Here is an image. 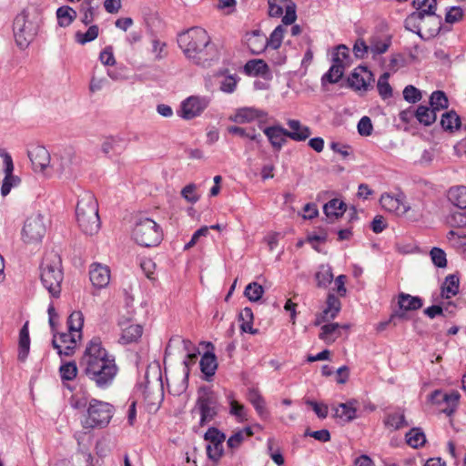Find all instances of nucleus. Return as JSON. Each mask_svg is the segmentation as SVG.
<instances>
[{
    "label": "nucleus",
    "mask_w": 466,
    "mask_h": 466,
    "mask_svg": "<svg viewBox=\"0 0 466 466\" xmlns=\"http://www.w3.org/2000/svg\"><path fill=\"white\" fill-rule=\"evenodd\" d=\"M248 400L261 418H266L268 415L265 400L257 389H248Z\"/></svg>",
    "instance_id": "41"
},
{
    "label": "nucleus",
    "mask_w": 466,
    "mask_h": 466,
    "mask_svg": "<svg viewBox=\"0 0 466 466\" xmlns=\"http://www.w3.org/2000/svg\"><path fill=\"white\" fill-rule=\"evenodd\" d=\"M268 15L272 17H280L283 15L285 8V15L282 16V23L286 25H292L297 19V5L292 0H268Z\"/></svg>",
    "instance_id": "12"
},
{
    "label": "nucleus",
    "mask_w": 466,
    "mask_h": 466,
    "mask_svg": "<svg viewBox=\"0 0 466 466\" xmlns=\"http://www.w3.org/2000/svg\"><path fill=\"white\" fill-rule=\"evenodd\" d=\"M181 196L191 204L198 202L200 198L197 192V186L193 183H190L182 188Z\"/></svg>",
    "instance_id": "64"
},
{
    "label": "nucleus",
    "mask_w": 466,
    "mask_h": 466,
    "mask_svg": "<svg viewBox=\"0 0 466 466\" xmlns=\"http://www.w3.org/2000/svg\"><path fill=\"white\" fill-rule=\"evenodd\" d=\"M383 424L385 428L391 431H398L409 425L406 420L404 411L400 409L387 413L384 417Z\"/></svg>",
    "instance_id": "28"
},
{
    "label": "nucleus",
    "mask_w": 466,
    "mask_h": 466,
    "mask_svg": "<svg viewBox=\"0 0 466 466\" xmlns=\"http://www.w3.org/2000/svg\"><path fill=\"white\" fill-rule=\"evenodd\" d=\"M115 412L114 406L109 402L91 398L86 412L81 421L84 429L104 428L111 420Z\"/></svg>",
    "instance_id": "6"
},
{
    "label": "nucleus",
    "mask_w": 466,
    "mask_h": 466,
    "mask_svg": "<svg viewBox=\"0 0 466 466\" xmlns=\"http://www.w3.org/2000/svg\"><path fill=\"white\" fill-rule=\"evenodd\" d=\"M62 380H73L77 375V367L75 361L66 362L59 369Z\"/></svg>",
    "instance_id": "60"
},
{
    "label": "nucleus",
    "mask_w": 466,
    "mask_h": 466,
    "mask_svg": "<svg viewBox=\"0 0 466 466\" xmlns=\"http://www.w3.org/2000/svg\"><path fill=\"white\" fill-rule=\"evenodd\" d=\"M431 10V8L428 10ZM421 12H412L410 15L407 16L404 21V26L407 30L415 33L420 37L422 35V26L423 24H426L425 13L427 11ZM430 13V12H428Z\"/></svg>",
    "instance_id": "29"
},
{
    "label": "nucleus",
    "mask_w": 466,
    "mask_h": 466,
    "mask_svg": "<svg viewBox=\"0 0 466 466\" xmlns=\"http://www.w3.org/2000/svg\"><path fill=\"white\" fill-rule=\"evenodd\" d=\"M441 126L443 130L452 133L461 127V117L455 110L447 111L441 116Z\"/></svg>",
    "instance_id": "40"
},
{
    "label": "nucleus",
    "mask_w": 466,
    "mask_h": 466,
    "mask_svg": "<svg viewBox=\"0 0 466 466\" xmlns=\"http://www.w3.org/2000/svg\"><path fill=\"white\" fill-rule=\"evenodd\" d=\"M189 370H184V373L178 377H172L167 380L168 392L174 396H180L188 387Z\"/></svg>",
    "instance_id": "32"
},
{
    "label": "nucleus",
    "mask_w": 466,
    "mask_h": 466,
    "mask_svg": "<svg viewBox=\"0 0 466 466\" xmlns=\"http://www.w3.org/2000/svg\"><path fill=\"white\" fill-rule=\"evenodd\" d=\"M246 43L252 54L259 55L267 48V36L259 30H253L247 33Z\"/></svg>",
    "instance_id": "25"
},
{
    "label": "nucleus",
    "mask_w": 466,
    "mask_h": 466,
    "mask_svg": "<svg viewBox=\"0 0 466 466\" xmlns=\"http://www.w3.org/2000/svg\"><path fill=\"white\" fill-rule=\"evenodd\" d=\"M126 147V141L121 137H107L102 144V151L106 155L120 154Z\"/></svg>",
    "instance_id": "45"
},
{
    "label": "nucleus",
    "mask_w": 466,
    "mask_h": 466,
    "mask_svg": "<svg viewBox=\"0 0 466 466\" xmlns=\"http://www.w3.org/2000/svg\"><path fill=\"white\" fill-rule=\"evenodd\" d=\"M414 117L425 127L431 126L437 119V113L431 107L420 105L414 111Z\"/></svg>",
    "instance_id": "37"
},
{
    "label": "nucleus",
    "mask_w": 466,
    "mask_h": 466,
    "mask_svg": "<svg viewBox=\"0 0 466 466\" xmlns=\"http://www.w3.org/2000/svg\"><path fill=\"white\" fill-rule=\"evenodd\" d=\"M244 72L249 76H261L266 78L269 73V67L262 59H252L244 66Z\"/></svg>",
    "instance_id": "30"
},
{
    "label": "nucleus",
    "mask_w": 466,
    "mask_h": 466,
    "mask_svg": "<svg viewBox=\"0 0 466 466\" xmlns=\"http://www.w3.org/2000/svg\"><path fill=\"white\" fill-rule=\"evenodd\" d=\"M89 279L94 287L103 289L106 287L110 281V270L106 266L93 263L90 266Z\"/></svg>",
    "instance_id": "21"
},
{
    "label": "nucleus",
    "mask_w": 466,
    "mask_h": 466,
    "mask_svg": "<svg viewBox=\"0 0 466 466\" xmlns=\"http://www.w3.org/2000/svg\"><path fill=\"white\" fill-rule=\"evenodd\" d=\"M390 73H383L377 83V88L380 96L383 99H387L392 96V88L389 83Z\"/></svg>",
    "instance_id": "55"
},
{
    "label": "nucleus",
    "mask_w": 466,
    "mask_h": 466,
    "mask_svg": "<svg viewBox=\"0 0 466 466\" xmlns=\"http://www.w3.org/2000/svg\"><path fill=\"white\" fill-rule=\"evenodd\" d=\"M99 3L97 0H82L78 6L80 20L85 25H91L97 15Z\"/></svg>",
    "instance_id": "23"
},
{
    "label": "nucleus",
    "mask_w": 466,
    "mask_h": 466,
    "mask_svg": "<svg viewBox=\"0 0 466 466\" xmlns=\"http://www.w3.org/2000/svg\"><path fill=\"white\" fill-rule=\"evenodd\" d=\"M77 334L68 330L59 334V339H56V335L54 334L52 339L53 347L57 350L60 356H72L75 353L77 344Z\"/></svg>",
    "instance_id": "16"
},
{
    "label": "nucleus",
    "mask_w": 466,
    "mask_h": 466,
    "mask_svg": "<svg viewBox=\"0 0 466 466\" xmlns=\"http://www.w3.org/2000/svg\"><path fill=\"white\" fill-rule=\"evenodd\" d=\"M263 133L266 135L273 149L276 151L281 150L282 147L287 142L286 137H289L290 139L302 138L301 136L295 133H289V130L281 126L267 127L263 128Z\"/></svg>",
    "instance_id": "14"
},
{
    "label": "nucleus",
    "mask_w": 466,
    "mask_h": 466,
    "mask_svg": "<svg viewBox=\"0 0 466 466\" xmlns=\"http://www.w3.org/2000/svg\"><path fill=\"white\" fill-rule=\"evenodd\" d=\"M42 286L47 290L50 297L57 299L61 294V286L64 279L62 259L54 250L46 252L39 267Z\"/></svg>",
    "instance_id": "4"
},
{
    "label": "nucleus",
    "mask_w": 466,
    "mask_h": 466,
    "mask_svg": "<svg viewBox=\"0 0 466 466\" xmlns=\"http://www.w3.org/2000/svg\"><path fill=\"white\" fill-rule=\"evenodd\" d=\"M268 116V113L254 107H244L238 110L235 121L238 123H249L256 119L264 118Z\"/></svg>",
    "instance_id": "35"
},
{
    "label": "nucleus",
    "mask_w": 466,
    "mask_h": 466,
    "mask_svg": "<svg viewBox=\"0 0 466 466\" xmlns=\"http://www.w3.org/2000/svg\"><path fill=\"white\" fill-rule=\"evenodd\" d=\"M228 399L230 400V414L234 415L238 421H245L248 420L247 412L244 405L239 404L236 400H233V394L230 393L228 396Z\"/></svg>",
    "instance_id": "59"
},
{
    "label": "nucleus",
    "mask_w": 466,
    "mask_h": 466,
    "mask_svg": "<svg viewBox=\"0 0 466 466\" xmlns=\"http://www.w3.org/2000/svg\"><path fill=\"white\" fill-rule=\"evenodd\" d=\"M288 126L291 130H289V133H295L299 136H301L302 138L293 139L294 141H305L311 135V130L309 127L301 125L299 120L297 119H289L287 122Z\"/></svg>",
    "instance_id": "52"
},
{
    "label": "nucleus",
    "mask_w": 466,
    "mask_h": 466,
    "mask_svg": "<svg viewBox=\"0 0 466 466\" xmlns=\"http://www.w3.org/2000/svg\"><path fill=\"white\" fill-rule=\"evenodd\" d=\"M423 305L422 299L418 296L400 292L398 295V306L404 310H417Z\"/></svg>",
    "instance_id": "39"
},
{
    "label": "nucleus",
    "mask_w": 466,
    "mask_h": 466,
    "mask_svg": "<svg viewBox=\"0 0 466 466\" xmlns=\"http://www.w3.org/2000/svg\"><path fill=\"white\" fill-rule=\"evenodd\" d=\"M77 11L68 5H63L56 10L57 24L61 27L69 26L76 18Z\"/></svg>",
    "instance_id": "42"
},
{
    "label": "nucleus",
    "mask_w": 466,
    "mask_h": 466,
    "mask_svg": "<svg viewBox=\"0 0 466 466\" xmlns=\"http://www.w3.org/2000/svg\"><path fill=\"white\" fill-rule=\"evenodd\" d=\"M79 365L87 379L100 390L109 388L118 372L115 356L108 353L97 337L86 344Z\"/></svg>",
    "instance_id": "1"
},
{
    "label": "nucleus",
    "mask_w": 466,
    "mask_h": 466,
    "mask_svg": "<svg viewBox=\"0 0 466 466\" xmlns=\"http://www.w3.org/2000/svg\"><path fill=\"white\" fill-rule=\"evenodd\" d=\"M177 44L183 53L195 65L208 67L219 59L217 46L211 42L202 27H192L178 35Z\"/></svg>",
    "instance_id": "2"
},
{
    "label": "nucleus",
    "mask_w": 466,
    "mask_h": 466,
    "mask_svg": "<svg viewBox=\"0 0 466 466\" xmlns=\"http://www.w3.org/2000/svg\"><path fill=\"white\" fill-rule=\"evenodd\" d=\"M196 409L200 414L199 425L205 426L218 414L219 403L216 393L208 387H201L196 401Z\"/></svg>",
    "instance_id": "8"
},
{
    "label": "nucleus",
    "mask_w": 466,
    "mask_h": 466,
    "mask_svg": "<svg viewBox=\"0 0 466 466\" xmlns=\"http://www.w3.org/2000/svg\"><path fill=\"white\" fill-rule=\"evenodd\" d=\"M448 198L455 207L466 209V187L459 186L450 188Z\"/></svg>",
    "instance_id": "43"
},
{
    "label": "nucleus",
    "mask_w": 466,
    "mask_h": 466,
    "mask_svg": "<svg viewBox=\"0 0 466 466\" xmlns=\"http://www.w3.org/2000/svg\"><path fill=\"white\" fill-rule=\"evenodd\" d=\"M448 223L452 228L466 227V211H454L448 217Z\"/></svg>",
    "instance_id": "61"
},
{
    "label": "nucleus",
    "mask_w": 466,
    "mask_h": 466,
    "mask_svg": "<svg viewBox=\"0 0 466 466\" xmlns=\"http://www.w3.org/2000/svg\"><path fill=\"white\" fill-rule=\"evenodd\" d=\"M357 404L356 400H350L345 403H340L339 406L332 408L334 417L339 419L343 422H350L357 417Z\"/></svg>",
    "instance_id": "24"
},
{
    "label": "nucleus",
    "mask_w": 466,
    "mask_h": 466,
    "mask_svg": "<svg viewBox=\"0 0 466 466\" xmlns=\"http://www.w3.org/2000/svg\"><path fill=\"white\" fill-rule=\"evenodd\" d=\"M264 294L263 287L258 282H251L246 288L244 295L251 302L258 301Z\"/></svg>",
    "instance_id": "56"
},
{
    "label": "nucleus",
    "mask_w": 466,
    "mask_h": 466,
    "mask_svg": "<svg viewBox=\"0 0 466 466\" xmlns=\"http://www.w3.org/2000/svg\"><path fill=\"white\" fill-rule=\"evenodd\" d=\"M430 106L437 113L441 110L447 109L449 100L443 91H433L430 96Z\"/></svg>",
    "instance_id": "49"
},
{
    "label": "nucleus",
    "mask_w": 466,
    "mask_h": 466,
    "mask_svg": "<svg viewBox=\"0 0 466 466\" xmlns=\"http://www.w3.org/2000/svg\"><path fill=\"white\" fill-rule=\"evenodd\" d=\"M460 289V278L458 274H450L445 278L441 286V293L444 299H450L456 296Z\"/></svg>",
    "instance_id": "36"
},
{
    "label": "nucleus",
    "mask_w": 466,
    "mask_h": 466,
    "mask_svg": "<svg viewBox=\"0 0 466 466\" xmlns=\"http://www.w3.org/2000/svg\"><path fill=\"white\" fill-rule=\"evenodd\" d=\"M205 441H208L206 447L208 458L218 463L224 454L223 442L226 435L216 427H210L204 434Z\"/></svg>",
    "instance_id": "9"
},
{
    "label": "nucleus",
    "mask_w": 466,
    "mask_h": 466,
    "mask_svg": "<svg viewBox=\"0 0 466 466\" xmlns=\"http://www.w3.org/2000/svg\"><path fill=\"white\" fill-rule=\"evenodd\" d=\"M28 157L35 171L43 172L46 167H51V156L45 147H33L28 151Z\"/></svg>",
    "instance_id": "19"
},
{
    "label": "nucleus",
    "mask_w": 466,
    "mask_h": 466,
    "mask_svg": "<svg viewBox=\"0 0 466 466\" xmlns=\"http://www.w3.org/2000/svg\"><path fill=\"white\" fill-rule=\"evenodd\" d=\"M99 34V27L96 25H89L88 29L83 33L77 31L75 35L76 41L80 45H85L91 41H94Z\"/></svg>",
    "instance_id": "54"
},
{
    "label": "nucleus",
    "mask_w": 466,
    "mask_h": 466,
    "mask_svg": "<svg viewBox=\"0 0 466 466\" xmlns=\"http://www.w3.org/2000/svg\"><path fill=\"white\" fill-rule=\"evenodd\" d=\"M0 157L4 161L5 178L1 187V194L5 197L9 194L12 187L20 183V178L13 175L14 163L11 155L4 148H0Z\"/></svg>",
    "instance_id": "13"
},
{
    "label": "nucleus",
    "mask_w": 466,
    "mask_h": 466,
    "mask_svg": "<svg viewBox=\"0 0 466 466\" xmlns=\"http://www.w3.org/2000/svg\"><path fill=\"white\" fill-rule=\"evenodd\" d=\"M121 328L120 343L130 344L138 341L143 334V327L139 324L132 323L129 319L120 320Z\"/></svg>",
    "instance_id": "20"
},
{
    "label": "nucleus",
    "mask_w": 466,
    "mask_h": 466,
    "mask_svg": "<svg viewBox=\"0 0 466 466\" xmlns=\"http://www.w3.org/2000/svg\"><path fill=\"white\" fill-rule=\"evenodd\" d=\"M76 216L78 226L85 234L94 235L98 231V203L91 192H85L78 199Z\"/></svg>",
    "instance_id": "5"
},
{
    "label": "nucleus",
    "mask_w": 466,
    "mask_h": 466,
    "mask_svg": "<svg viewBox=\"0 0 466 466\" xmlns=\"http://www.w3.org/2000/svg\"><path fill=\"white\" fill-rule=\"evenodd\" d=\"M75 152L72 147H63L57 150L51 157V168L57 173H64L70 169Z\"/></svg>",
    "instance_id": "18"
},
{
    "label": "nucleus",
    "mask_w": 466,
    "mask_h": 466,
    "mask_svg": "<svg viewBox=\"0 0 466 466\" xmlns=\"http://www.w3.org/2000/svg\"><path fill=\"white\" fill-rule=\"evenodd\" d=\"M441 28V17L436 13L426 16V24L422 26V40H430L439 35Z\"/></svg>",
    "instance_id": "26"
},
{
    "label": "nucleus",
    "mask_w": 466,
    "mask_h": 466,
    "mask_svg": "<svg viewBox=\"0 0 466 466\" xmlns=\"http://www.w3.org/2000/svg\"><path fill=\"white\" fill-rule=\"evenodd\" d=\"M405 195L403 192L391 195L390 193H383L380 198V206L387 211L395 213L396 215H405L410 210V206L406 205Z\"/></svg>",
    "instance_id": "15"
},
{
    "label": "nucleus",
    "mask_w": 466,
    "mask_h": 466,
    "mask_svg": "<svg viewBox=\"0 0 466 466\" xmlns=\"http://www.w3.org/2000/svg\"><path fill=\"white\" fill-rule=\"evenodd\" d=\"M43 24V16L36 8H25L13 21V35L16 46L26 49L38 35Z\"/></svg>",
    "instance_id": "3"
},
{
    "label": "nucleus",
    "mask_w": 466,
    "mask_h": 466,
    "mask_svg": "<svg viewBox=\"0 0 466 466\" xmlns=\"http://www.w3.org/2000/svg\"><path fill=\"white\" fill-rule=\"evenodd\" d=\"M209 103L210 98L208 96H190L181 102L178 115L185 120H191L199 116Z\"/></svg>",
    "instance_id": "10"
},
{
    "label": "nucleus",
    "mask_w": 466,
    "mask_h": 466,
    "mask_svg": "<svg viewBox=\"0 0 466 466\" xmlns=\"http://www.w3.org/2000/svg\"><path fill=\"white\" fill-rule=\"evenodd\" d=\"M346 209V204L339 198L329 200L323 207V211L328 218H339L343 216Z\"/></svg>",
    "instance_id": "38"
},
{
    "label": "nucleus",
    "mask_w": 466,
    "mask_h": 466,
    "mask_svg": "<svg viewBox=\"0 0 466 466\" xmlns=\"http://www.w3.org/2000/svg\"><path fill=\"white\" fill-rule=\"evenodd\" d=\"M460 399V394L458 391H452L451 393H444L440 390H436L429 397V400L434 404H441V403H458Z\"/></svg>",
    "instance_id": "46"
},
{
    "label": "nucleus",
    "mask_w": 466,
    "mask_h": 466,
    "mask_svg": "<svg viewBox=\"0 0 466 466\" xmlns=\"http://www.w3.org/2000/svg\"><path fill=\"white\" fill-rule=\"evenodd\" d=\"M227 130L229 134L254 141L258 146H260L263 140L261 135L257 132L254 127H242L238 126H229Z\"/></svg>",
    "instance_id": "33"
},
{
    "label": "nucleus",
    "mask_w": 466,
    "mask_h": 466,
    "mask_svg": "<svg viewBox=\"0 0 466 466\" xmlns=\"http://www.w3.org/2000/svg\"><path fill=\"white\" fill-rule=\"evenodd\" d=\"M345 66L342 64L332 62L331 66L321 77V82H329L330 84L338 83L344 74Z\"/></svg>",
    "instance_id": "48"
},
{
    "label": "nucleus",
    "mask_w": 466,
    "mask_h": 466,
    "mask_svg": "<svg viewBox=\"0 0 466 466\" xmlns=\"http://www.w3.org/2000/svg\"><path fill=\"white\" fill-rule=\"evenodd\" d=\"M350 325H339V323L325 324L320 328L319 338L328 344L334 342L341 336V329H348Z\"/></svg>",
    "instance_id": "27"
},
{
    "label": "nucleus",
    "mask_w": 466,
    "mask_h": 466,
    "mask_svg": "<svg viewBox=\"0 0 466 466\" xmlns=\"http://www.w3.org/2000/svg\"><path fill=\"white\" fill-rule=\"evenodd\" d=\"M285 28L283 25H278L270 34L269 37H267V47L269 46L270 48L276 50L278 49L283 40Z\"/></svg>",
    "instance_id": "57"
},
{
    "label": "nucleus",
    "mask_w": 466,
    "mask_h": 466,
    "mask_svg": "<svg viewBox=\"0 0 466 466\" xmlns=\"http://www.w3.org/2000/svg\"><path fill=\"white\" fill-rule=\"evenodd\" d=\"M402 93L404 99L411 104L419 102L422 97L420 90L412 85L407 86Z\"/></svg>",
    "instance_id": "63"
},
{
    "label": "nucleus",
    "mask_w": 466,
    "mask_h": 466,
    "mask_svg": "<svg viewBox=\"0 0 466 466\" xmlns=\"http://www.w3.org/2000/svg\"><path fill=\"white\" fill-rule=\"evenodd\" d=\"M199 365L201 372L205 376V380L209 381L218 369V362L215 354L212 352L204 353L200 359Z\"/></svg>",
    "instance_id": "34"
},
{
    "label": "nucleus",
    "mask_w": 466,
    "mask_h": 466,
    "mask_svg": "<svg viewBox=\"0 0 466 466\" xmlns=\"http://www.w3.org/2000/svg\"><path fill=\"white\" fill-rule=\"evenodd\" d=\"M30 350V336H29V323L25 321L19 331L18 339V354L17 359L19 361L24 362L29 354Z\"/></svg>",
    "instance_id": "31"
},
{
    "label": "nucleus",
    "mask_w": 466,
    "mask_h": 466,
    "mask_svg": "<svg viewBox=\"0 0 466 466\" xmlns=\"http://www.w3.org/2000/svg\"><path fill=\"white\" fill-rule=\"evenodd\" d=\"M348 82L355 90L367 91L374 82L373 74L365 66H358L350 75Z\"/></svg>",
    "instance_id": "17"
},
{
    "label": "nucleus",
    "mask_w": 466,
    "mask_h": 466,
    "mask_svg": "<svg viewBox=\"0 0 466 466\" xmlns=\"http://www.w3.org/2000/svg\"><path fill=\"white\" fill-rule=\"evenodd\" d=\"M135 241L143 247H156L162 239V230L159 225L149 218H140L133 228Z\"/></svg>",
    "instance_id": "7"
},
{
    "label": "nucleus",
    "mask_w": 466,
    "mask_h": 466,
    "mask_svg": "<svg viewBox=\"0 0 466 466\" xmlns=\"http://www.w3.org/2000/svg\"><path fill=\"white\" fill-rule=\"evenodd\" d=\"M240 323V329L242 332L249 333V334H257L258 329H254L253 324V312L252 309L248 307L244 308L238 316Z\"/></svg>",
    "instance_id": "44"
},
{
    "label": "nucleus",
    "mask_w": 466,
    "mask_h": 466,
    "mask_svg": "<svg viewBox=\"0 0 466 466\" xmlns=\"http://www.w3.org/2000/svg\"><path fill=\"white\" fill-rule=\"evenodd\" d=\"M84 325V316L81 311H73L67 319L68 330L77 334V338L82 337V328Z\"/></svg>",
    "instance_id": "51"
},
{
    "label": "nucleus",
    "mask_w": 466,
    "mask_h": 466,
    "mask_svg": "<svg viewBox=\"0 0 466 466\" xmlns=\"http://www.w3.org/2000/svg\"><path fill=\"white\" fill-rule=\"evenodd\" d=\"M412 5L416 9L415 12L427 11L430 9V13H425V17L431 15H434L437 9V2L436 0H413Z\"/></svg>",
    "instance_id": "58"
},
{
    "label": "nucleus",
    "mask_w": 466,
    "mask_h": 466,
    "mask_svg": "<svg viewBox=\"0 0 466 466\" xmlns=\"http://www.w3.org/2000/svg\"><path fill=\"white\" fill-rule=\"evenodd\" d=\"M340 307L341 303L339 299L334 294H329L326 301V308L319 314V316L317 317L315 325L319 326L322 322L335 319L340 310Z\"/></svg>",
    "instance_id": "22"
},
{
    "label": "nucleus",
    "mask_w": 466,
    "mask_h": 466,
    "mask_svg": "<svg viewBox=\"0 0 466 466\" xmlns=\"http://www.w3.org/2000/svg\"><path fill=\"white\" fill-rule=\"evenodd\" d=\"M390 45V36H387L385 39H381L379 36H372L370 39V52L373 55V56L382 55L388 51Z\"/></svg>",
    "instance_id": "47"
},
{
    "label": "nucleus",
    "mask_w": 466,
    "mask_h": 466,
    "mask_svg": "<svg viewBox=\"0 0 466 466\" xmlns=\"http://www.w3.org/2000/svg\"><path fill=\"white\" fill-rule=\"evenodd\" d=\"M46 234V226L40 214L28 217L25 221L22 237L26 243H38Z\"/></svg>",
    "instance_id": "11"
},
{
    "label": "nucleus",
    "mask_w": 466,
    "mask_h": 466,
    "mask_svg": "<svg viewBox=\"0 0 466 466\" xmlns=\"http://www.w3.org/2000/svg\"><path fill=\"white\" fill-rule=\"evenodd\" d=\"M332 269L329 265L319 266L315 274V279L319 288H327L333 280Z\"/></svg>",
    "instance_id": "50"
},
{
    "label": "nucleus",
    "mask_w": 466,
    "mask_h": 466,
    "mask_svg": "<svg viewBox=\"0 0 466 466\" xmlns=\"http://www.w3.org/2000/svg\"><path fill=\"white\" fill-rule=\"evenodd\" d=\"M432 263L438 268H445L447 266L446 254L440 248H432L430 252Z\"/></svg>",
    "instance_id": "62"
},
{
    "label": "nucleus",
    "mask_w": 466,
    "mask_h": 466,
    "mask_svg": "<svg viewBox=\"0 0 466 466\" xmlns=\"http://www.w3.org/2000/svg\"><path fill=\"white\" fill-rule=\"evenodd\" d=\"M405 438L407 444L415 449L423 446L426 441L424 432L419 428L410 430L406 433Z\"/></svg>",
    "instance_id": "53"
}]
</instances>
